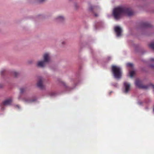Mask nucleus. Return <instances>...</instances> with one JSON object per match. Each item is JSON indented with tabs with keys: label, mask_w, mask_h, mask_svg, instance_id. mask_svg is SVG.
I'll return each instance as SVG.
<instances>
[{
	"label": "nucleus",
	"mask_w": 154,
	"mask_h": 154,
	"mask_svg": "<svg viewBox=\"0 0 154 154\" xmlns=\"http://www.w3.org/2000/svg\"><path fill=\"white\" fill-rule=\"evenodd\" d=\"M45 0H38L40 2H44Z\"/></svg>",
	"instance_id": "22"
},
{
	"label": "nucleus",
	"mask_w": 154,
	"mask_h": 154,
	"mask_svg": "<svg viewBox=\"0 0 154 154\" xmlns=\"http://www.w3.org/2000/svg\"><path fill=\"white\" fill-rule=\"evenodd\" d=\"M4 70H2L1 71V74L2 75H3V73H4Z\"/></svg>",
	"instance_id": "21"
},
{
	"label": "nucleus",
	"mask_w": 154,
	"mask_h": 154,
	"mask_svg": "<svg viewBox=\"0 0 154 154\" xmlns=\"http://www.w3.org/2000/svg\"><path fill=\"white\" fill-rule=\"evenodd\" d=\"M142 26L143 27H150L151 26V25L150 23L146 22L142 23Z\"/></svg>",
	"instance_id": "9"
},
{
	"label": "nucleus",
	"mask_w": 154,
	"mask_h": 154,
	"mask_svg": "<svg viewBox=\"0 0 154 154\" xmlns=\"http://www.w3.org/2000/svg\"><path fill=\"white\" fill-rule=\"evenodd\" d=\"M57 21L60 22L63 21L64 20V17L62 16H59L56 18Z\"/></svg>",
	"instance_id": "12"
},
{
	"label": "nucleus",
	"mask_w": 154,
	"mask_h": 154,
	"mask_svg": "<svg viewBox=\"0 0 154 154\" xmlns=\"http://www.w3.org/2000/svg\"><path fill=\"white\" fill-rule=\"evenodd\" d=\"M150 66L151 67V68H152V69H154V66L153 65H151Z\"/></svg>",
	"instance_id": "20"
},
{
	"label": "nucleus",
	"mask_w": 154,
	"mask_h": 154,
	"mask_svg": "<svg viewBox=\"0 0 154 154\" xmlns=\"http://www.w3.org/2000/svg\"><path fill=\"white\" fill-rule=\"evenodd\" d=\"M124 86L125 88V93H127L130 90V85L127 82H125L124 83Z\"/></svg>",
	"instance_id": "8"
},
{
	"label": "nucleus",
	"mask_w": 154,
	"mask_h": 154,
	"mask_svg": "<svg viewBox=\"0 0 154 154\" xmlns=\"http://www.w3.org/2000/svg\"><path fill=\"white\" fill-rule=\"evenodd\" d=\"M115 31L116 33L117 36H119L121 35L122 30L120 27L119 26H115Z\"/></svg>",
	"instance_id": "6"
},
{
	"label": "nucleus",
	"mask_w": 154,
	"mask_h": 154,
	"mask_svg": "<svg viewBox=\"0 0 154 154\" xmlns=\"http://www.w3.org/2000/svg\"><path fill=\"white\" fill-rule=\"evenodd\" d=\"M23 101L27 103H30L33 102L36 100L35 99H29L24 98L23 100Z\"/></svg>",
	"instance_id": "10"
},
{
	"label": "nucleus",
	"mask_w": 154,
	"mask_h": 154,
	"mask_svg": "<svg viewBox=\"0 0 154 154\" xmlns=\"http://www.w3.org/2000/svg\"><path fill=\"white\" fill-rule=\"evenodd\" d=\"M12 102V99L10 98L5 100L2 103V105L3 106L10 105H11Z\"/></svg>",
	"instance_id": "7"
},
{
	"label": "nucleus",
	"mask_w": 154,
	"mask_h": 154,
	"mask_svg": "<svg viewBox=\"0 0 154 154\" xmlns=\"http://www.w3.org/2000/svg\"><path fill=\"white\" fill-rule=\"evenodd\" d=\"M150 60L151 62L154 63V58H152L150 59Z\"/></svg>",
	"instance_id": "18"
},
{
	"label": "nucleus",
	"mask_w": 154,
	"mask_h": 154,
	"mask_svg": "<svg viewBox=\"0 0 154 154\" xmlns=\"http://www.w3.org/2000/svg\"><path fill=\"white\" fill-rule=\"evenodd\" d=\"M135 74V72L134 71H131L130 72V75L131 77H133Z\"/></svg>",
	"instance_id": "14"
},
{
	"label": "nucleus",
	"mask_w": 154,
	"mask_h": 154,
	"mask_svg": "<svg viewBox=\"0 0 154 154\" xmlns=\"http://www.w3.org/2000/svg\"><path fill=\"white\" fill-rule=\"evenodd\" d=\"M17 106L18 107V108H19V106L18 105H17Z\"/></svg>",
	"instance_id": "24"
},
{
	"label": "nucleus",
	"mask_w": 154,
	"mask_h": 154,
	"mask_svg": "<svg viewBox=\"0 0 154 154\" xmlns=\"http://www.w3.org/2000/svg\"><path fill=\"white\" fill-rule=\"evenodd\" d=\"M133 14V12L129 8L125 7H118L115 8L113 14L115 19L118 20L123 15L130 16Z\"/></svg>",
	"instance_id": "1"
},
{
	"label": "nucleus",
	"mask_w": 154,
	"mask_h": 154,
	"mask_svg": "<svg viewBox=\"0 0 154 154\" xmlns=\"http://www.w3.org/2000/svg\"><path fill=\"white\" fill-rule=\"evenodd\" d=\"M94 16H95V17H97L98 16V15L96 13H95L94 14Z\"/></svg>",
	"instance_id": "23"
},
{
	"label": "nucleus",
	"mask_w": 154,
	"mask_h": 154,
	"mask_svg": "<svg viewBox=\"0 0 154 154\" xmlns=\"http://www.w3.org/2000/svg\"><path fill=\"white\" fill-rule=\"evenodd\" d=\"M55 94L54 92H51V96H53L55 95Z\"/></svg>",
	"instance_id": "19"
},
{
	"label": "nucleus",
	"mask_w": 154,
	"mask_h": 154,
	"mask_svg": "<svg viewBox=\"0 0 154 154\" xmlns=\"http://www.w3.org/2000/svg\"><path fill=\"white\" fill-rule=\"evenodd\" d=\"M150 48L154 50V42H152L149 45Z\"/></svg>",
	"instance_id": "13"
},
{
	"label": "nucleus",
	"mask_w": 154,
	"mask_h": 154,
	"mask_svg": "<svg viewBox=\"0 0 154 154\" xmlns=\"http://www.w3.org/2000/svg\"><path fill=\"white\" fill-rule=\"evenodd\" d=\"M135 84L136 86L140 88L147 89L149 87H151L154 90V85L152 84H150L148 85H143L142 84L141 81L138 80L136 81Z\"/></svg>",
	"instance_id": "4"
},
{
	"label": "nucleus",
	"mask_w": 154,
	"mask_h": 154,
	"mask_svg": "<svg viewBox=\"0 0 154 154\" xmlns=\"http://www.w3.org/2000/svg\"><path fill=\"white\" fill-rule=\"evenodd\" d=\"M44 60L38 61L37 64V66L43 67L46 65V63H48L50 60L49 54L48 53L45 54L43 55Z\"/></svg>",
	"instance_id": "2"
},
{
	"label": "nucleus",
	"mask_w": 154,
	"mask_h": 154,
	"mask_svg": "<svg viewBox=\"0 0 154 154\" xmlns=\"http://www.w3.org/2000/svg\"><path fill=\"white\" fill-rule=\"evenodd\" d=\"M12 74L14 75V76L16 77H17L19 75V73L15 71L13 72Z\"/></svg>",
	"instance_id": "15"
},
{
	"label": "nucleus",
	"mask_w": 154,
	"mask_h": 154,
	"mask_svg": "<svg viewBox=\"0 0 154 154\" xmlns=\"http://www.w3.org/2000/svg\"><path fill=\"white\" fill-rule=\"evenodd\" d=\"M97 9V8L96 7L94 6H90L89 8V10L94 13V11L96 10Z\"/></svg>",
	"instance_id": "11"
},
{
	"label": "nucleus",
	"mask_w": 154,
	"mask_h": 154,
	"mask_svg": "<svg viewBox=\"0 0 154 154\" xmlns=\"http://www.w3.org/2000/svg\"><path fill=\"white\" fill-rule=\"evenodd\" d=\"M112 71L114 77L120 78L122 76V72L120 68L116 66H112Z\"/></svg>",
	"instance_id": "3"
},
{
	"label": "nucleus",
	"mask_w": 154,
	"mask_h": 154,
	"mask_svg": "<svg viewBox=\"0 0 154 154\" xmlns=\"http://www.w3.org/2000/svg\"><path fill=\"white\" fill-rule=\"evenodd\" d=\"M127 66L128 67H132L133 66V64L132 63H128L127 64Z\"/></svg>",
	"instance_id": "16"
},
{
	"label": "nucleus",
	"mask_w": 154,
	"mask_h": 154,
	"mask_svg": "<svg viewBox=\"0 0 154 154\" xmlns=\"http://www.w3.org/2000/svg\"><path fill=\"white\" fill-rule=\"evenodd\" d=\"M42 83L43 79L41 77H39L37 85L38 87L41 89H43L44 88V86L43 85Z\"/></svg>",
	"instance_id": "5"
},
{
	"label": "nucleus",
	"mask_w": 154,
	"mask_h": 154,
	"mask_svg": "<svg viewBox=\"0 0 154 154\" xmlns=\"http://www.w3.org/2000/svg\"><path fill=\"white\" fill-rule=\"evenodd\" d=\"M20 90L21 93H23L25 91V89L23 88H21Z\"/></svg>",
	"instance_id": "17"
}]
</instances>
